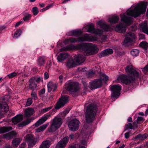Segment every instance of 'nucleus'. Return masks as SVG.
Returning <instances> with one entry per match:
<instances>
[{
	"label": "nucleus",
	"mask_w": 148,
	"mask_h": 148,
	"mask_svg": "<svg viewBox=\"0 0 148 148\" xmlns=\"http://www.w3.org/2000/svg\"><path fill=\"white\" fill-rule=\"evenodd\" d=\"M32 12L34 15H36L39 12L38 8L36 7H34L32 9Z\"/></svg>",
	"instance_id": "46"
},
{
	"label": "nucleus",
	"mask_w": 148,
	"mask_h": 148,
	"mask_svg": "<svg viewBox=\"0 0 148 148\" xmlns=\"http://www.w3.org/2000/svg\"><path fill=\"white\" fill-rule=\"evenodd\" d=\"M125 71L127 73H129L133 77L130 75H122L119 76L117 78L119 81H121L125 84H130L131 83L134 82L136 78L138 77L139 73L134 69L131 66H127L125 68Z\"/></svg>",
	"instance_id": "2"
},
{
	"label": "nucleus",
	"mask_w": 148,
	"mask_h": 148,
	"mask_svg": "<svg viewBox=\"0 0 148 148\" xmlns=\"http://www.w3.org/2000/svg\"><path fill=\"white\" fill-rule=\"evenodd\" d=\"M94 74V73L92 71L88 72L87 74V77H90L92 76Z\"/></svg>",
	"instance_id": "50"
},
{
	"label": "nucleus",
	"mask_w": 148,
	"mask_h": 148,
	"mask_svg": "<svg viewBox=\"0 0 148 148\" xmlns=\"http://www.w3.org/2000/svg\"><path fill=\"white\" fill-rule=\"evenodd\" d=\"M69 140L68 137H64L57 144L55 148H64L68 142Z\"/></svg>",
	"instance_id": "16"
},
{
	"label": "nucleus",
	"mask_w": 148,
	"mask_h": 148,
	"mask_svg": "<svg viewBox=\"0 0 148 148\" xmlns=\"http://www.w3.org/2000/svg\"><path fill=\"white\" fill-rule=\"evenodd\" d=\"M68 56V54L66 53L63 52L60 53L58 56V62H61L66 59Z\"/></svg>",
	"instance_id": "24"
},
{
	"label": "nucleus",
	"mask_w": 148,
	"mask_h": 148,
	"mask_svg": "<svg viewBox=\"0 0 148 148\" xmlns=\"http://www.w3.org/2000/svg\"><path fill=\"white\" fill-rule=\"evenodd\" d=\"M52 108V106H50L44 108L41 110L40 112L42 114H43L50 110Z\"/></svg>",
	"instance_id": "45"
},
{
	"label": "nucleus",
	"mask_w": 148,
	"mask_h": 148,
	"mask_svg": "<svg viewBox=\"0 0 148 148\" xmlns=\"http://www.w3.org/2000/svg\"><path fill=\"white\" fill-rule=\"evenodd\" d=\"M79 121L76 119H72L69 122V130L73 132L76 131L79 129Z\"/></svg>",
	"instance_id": "9"
},
{
	"label": "nucleus",
	"mask_w": 148,
	"mask_h": 148,
	"mask_svg": "<svg viewBox=\"0 0 148 148\" xmlns=\"http://www.w3.org/2000/svg\"><path fill=\"white\" fill-rule=\"evenodd\" d=\"M12 130V127H0V134L8 132Z\"/></svg>",
	"instance_id": "36"
},
{
	"label": "nucleus",
	"mask_w": 148,
	"mask_h": 148,
	"mask_svg": "<svg viewBox=\"0 0 148 148\" xmlns=\"http://www.w3.org/2000/svg\"><path fill=\"white\" fill-rule=\"evenodd\" d=\"M137 120L138 121H144V119L143 117L141 116H138L137 117Z\"/></svg>",
	"instance_id": "56"
},
{
	"label": "nucleus",
	"mask_w": 148,
	"mask_h": 148,
	"mask_svg": "<svg viewBox=\"0 0 148 148\" xmlns=\"http://www.w3.org/2000/svg\"><path fill=\"white\" fill-rule=\"evenodd\" d=\"M147 5V3H143L139 4L134 9L127 11L126 14L127 16L124 15L121 18V22H124L125 24L121 22L117 25L115 28V31L119 33L125 32L128 25L132 23V18L130 16L136 18L141 14L144 13L146 11Z\"/></svg>",
	"instance_id": "1"
},
{
	"label": "nucleus",
	"mask_w": 148,
	"mask_h": 148,
	"mask_svg": "<svg viewBox=\"0 0 148 148\" xmlns=\"http://www.w3.org/2000/svg\"><path fill=\"white\" fill-rule=\"evenodd\" d=\"M33 120L34 118L32 117L29 119H27L25 121L21 122L18 124V127H22L29 123L31 122V121Z\"/></svg>",
	"instance_id": "30"
},
{
	"label": "nucleus",
	"mask_w": 148,
	"mask_h": 148,
	"mask_svg": "<svg viewBox=\"0 0 148 148\" xmlns=\"http://www.w3.org/2000/svg\"><path fill=\"white\" fill-rule=\"evenodd\" d=\"M129 133L128 132H127L125 134V137L126 138H127L129 137Z\"/></svg>",
	"instance_id": "59"
},
{
	"label": "nucleus",
	"mask_w": 148,
	"mask_h": 148,
	"mask_svg": "<svg viewBox=\"0 0 148 148\" xmlns=\"http://www.w3.org/2000/svg\"><path fill=\"white\" fill-rule=\"evenodd\" d=\"M52 5V4H50L47 6L45 8V9L46 10H47L49 9L50 8H51V7Z\"/></svg>",
	"instance_id": "61"
},
{
	"label": "nucleus",
	"mask_w": 148,
	"mask_h": 148,
	"mask_svg": "<svg viewBox=\"0 0 148 148\" xmlns=\"http://www.w3.org/2000/svg\"><path fill=\"white\" fill-rule=\"evenodd\" d=\"M119 17L116 15H114L108 18V21L111 24H113L118 22Z\"/></svg>",
	"instance_id": "27"
},
{
	"label": "nucleus",
	"mask_w": 148,
	"mask_h": 148,
	"mask_svg": "<svg viewBox=\"0 0 148 148\" xmlns=\"http://www.w3.org/2000/svg\"><path fill=\"white\" fill-rule=\"evenodd\" d=\"M50 145V141L49 140H46L42 142L40 148H49Z\"/></svg>",
	"instance_id": "31"
},
{
	"label": "nucleus",
	"mask_w": 148,
	"mask_h": 148,
	"mask_svg": "<svg viewBox=\"0 0 148 148\" xmlns=\"http://www.w3.org/2000/svg\"><path fill=\"white\" fill-rule=\"evenodd\" d=\"M148 135L145 134L143 135L139 134L137 136V138L140 140H143L148 137Z\"/></svg>",
	"instance_id": "40"
},
{
	"label": "nucleus",
	"mask_w": 148,
	"mask_h": 148,
	"mask_svg": "<svg viewBox=\"0 0 148 148\" xmlns=\"http://www.w3.org/2000/svg\"><path fill=\"white\" fill-rule=\"evenodd\" d=\"M103 78H101L99 79L101 80V82H102V81L103 80H105L106 81H107L108 79V77L105 74L103 75Z\"/></svg>",
	"instance_id": "49"
},
{
	"label": "nucleus",
	"mask_w": 148,
	"mask_h": 148,
	"mask_svg": "<svg viewBox=\"0 0 148 148\" xmlns=\"http://www.w3.org/2000/svg\"><path fill=\"white\" fill-rule=\"evenodd\" d=\"M143 71L144 73H145L146 71L148 72V65H147L143 68H141Z\"/></svg>",
	"instance_id": "51"
},
{
	"label": "nucleus",
	"mask_w": 148,
	"mask_h": 148,
	"mask_svg": "<svg viewBox=\"0 0 148 148\" xmlns=\"http://www.w3.org/2000/svg\"><path fill=\"white\" fill-rule=\"evenodd\" d=\"M49 77V75L48 74L47 72H45L44 73V79H47Z\"/></svg>",
	"instance_id": "55"
},
{
	"label": "nucleus",
	"mask_w": 148,
	"mask_h": 148,
	"mask_svg": "<svg viewBox=\"0 0 148 148\" xmlns=\"http://www.w3.org/2000/svg\"><path fill=\"white\" fill-rule=\"evenodd\" d=\"M9 108L7 103L5 102H0V119L3 117V115L2 112L5 113H7L8 111Z\"/></svg>",
	"instance_id": "13"
},
{
	"label": "nucleus",
	"mask_w": 148,
	"mask_h": 148,
	"mask_svg": "<svg viewBox=\"0 0 148 148\" xmlns=\"http://www.w3.org/2000/svg\"><path fill=\"white\" fill-rule=\"evenodd\" d=\"M17 75V72L14 71L10 74H8L7 75L9 78H12L15 77Z\"/></svg>",
	"instance_id": "43"
},
{
	"label": "nucleus",
	"mask_w": 148,
	"mask_h": 148,
	"mask_svg": "<svg viewBox=\"0 0 148 148\" xmlns=\"http://www.w3.org/2000/svg\"><path fill=\"white\" fill-rule=\"evenodd\" d=\"M36 61L38 65L40 66L43 65L45 63V60L43 56L39 57Z\"/></svg>",
	"instance_id": "33"
},
{
	"label": "nucleus",
	"mask_w": 148,
	"mask_h": 148,
	"mask_svg": "<svg viewBox=\"0 0 148 148\" xmlns=\"http://www.w3.org/2000/svg\"><path fill=\"white\" fill-rule=\"evenodd\" d=\"M49 124V123H47L43 125L42 126L36 129L35 130L36 132H40L43 131L47 128Z\"/></svg>",
	"instance_id": "35"
},
{
	"label": "nucleus",
	"mask_w": 148,
	"mask_h": 148,
	"mask_svg": "<svg viewBox=\"0 0 148 148\" xmlns=\"http://www.w3.org/2000/svg\"><path fill=\"white\" fill-rule=\"evenodd\" d=\"M55 111V109H53L49 112L48 114H45L35 123L34 125L36 127H38L44 123L50 117L51 115L52 114V112H54Z\"/></svg>",
	"instance_id": "11"
},
{
	"label": "nucleus",
	"mask_w": 148,
	"mask_h": 148,
	"mask_svg": "<svg viewBox=\"0 0 148 148\" xmlns=\"http://www.w3.org/2000/svg\"><path fill=\"white\" fill-rule=\"evenodd\" d=\"M31 17V15L28 14L23 17V19L25 21H27L30 19Z\"/></svg>",
	"instance_id": "44"
},
{
	"label": "nucleus",
	"mask_w": 148,
	"mask_h": 148,
	"mask_svg": "<svg viewBox=\"0 0 148 148\" xmlns=\"http://www.w3.org/2000/svg\"><path fill=\"white\" fill-rule=\"evenodd\" d=\"M113 53V50L110 48H108L102 51L101 53L99 54V58H102Z\"/></svg>",
	"instance_id": "20"
},
{
	"label": "nucleus",
	"mask_w": 148,
	"mask_h": 148,
	"mask_svg": "<svg viewBox=\"0 0 148 148\" xmlns=\"http://www.w3.org/2000/svg\"><path fill=\"white\" fill-rule=\"evenodd\" d=\"M101 39L103 41H105L106 40L107 36L106 35H103L101 37Z\"/></svg>",
	"instance_id": "54"
},
{
	"label": "nucleus",
	"mask_w": 148,
	"mask_h": 148,
	"mask_svg": "<svg viewBox=\"0 0 148 148\" xmlns=\"http://www.w3.org/2000/svg\"><path fill=\"white\" fill-rule=\"evenodd\" d=\"M69 39L70 42L74 43L77 42H81L83 41H94L97 40V38L96 37L90 35L86 34L83 36L76 38H70Z\"/></svg>",
	"instance_id": "5"
},
{
	"label": "nucleus",
	"mask_w": 148,
	"mask_h": 148,
	"mask_svg": "<svg viewBox=\"0 0 148 148\" xmlns=\"http://www.w3.org/2000/svg\"><path fill=\"white\" fill-rule=\"evenodd\" d=\"M135 38V36L134 33L130 32L127 34L125 36V38L124 40L125 43L131 42L134 41Z\"/></svg>",
	"instance_id": "17"
},
{
	"label": "nucleus",
	"mask_w": 148,
	"mask_h": 148,
	"mask_svg": "<svg viewBox=\"0 0 148 148\" xmlns=\"http://www.w3.org/2000/svg\"><path fill=\"white\" fill-rule=\"evenodd\" d=\"M67 65L68 67L70 68L72 67L76 66L77 64L75 61L72 59L69 60L67 63Z\"/></svg>",
	"instance_id": "32"
},
{
	"label": "nucleus",
	"mask_w": 148,
	"mask_h": 148,
	"mask_svg": "<svg viewBox=\"0 0 148 148\" xmlns=\"http://www.w3.org/2000/svg\"><path fill=\"white\" fill-rule=\"evenodd\" d=\"M74 45H72L64 47L60 49V51H70L74 50Z\"/></svg>",
	"instance_id": "29"
},
{
	"label": "nucleus",
	"mask_w": 148,
	"mask_h": 148,
	"mask_svg": "<svg viewBox=\"0 0 148 148\" xmlns=\"http://www.w3.org/2000/svg\"><path fill=\"white\" fill-rule=\"evenodd\" d=\"M67 87V90L71 92H75L78 90V88L76 83L73 82H68Z\"/></svg>",
	"instance_id": "15"
},
{
	"label": "nucleus",
	"mask_w": 148,
	"mask_h": 148,
	"mask_svg": "<svg viewBox=\"0 0 148 148\" xmlns=\"http://www.w3.org/2000/svg\"><path fill=\"white\" fill-rule=\"evenodd\" d=\"M85 56L84 55L78 54L74 56L75 60L77 65L83 62L85 60Z\"/></svg>",
	"instance_id": "18"
},
{
	"label": "nucleus",
	"mask_w": 148,
	"mask_h": 148,
	"mask_svg": "<svg viewBox=\"0 0 148 148\" xmlns=\"http://www.w3.org/2000/svg\"><path fill=\"white\" fill-rule=\"evenodd\" d=\"M139 51L136 49H133L130 51L131 55L134 57H136L138 55Z\"/></svg>",
	"instance_id": "38"
},
{
	"label": "nucleus",
	"mask_w": 148,
	"mask_h": 148,
	"mask_svg": "<svg viewBox=\"0 0 148 148\" xmlns=\"http://www.w3.org/2000/svg\"><path fill=\"white\" fill-rule=\"evenodd\" d=\"M70 43V42L69 40V39H65L64 41V43L65 44H68Z\"/></svg>",
	"instance_id": "58"
},
{
	"label": "nucleus",
	"mask_w": 148,
	"mask_h": 148,
	"mask_svg": "<svg viewBox=\"0 0 148 148\" xmlns=\"http://www.w3.org/2000/svg\"><path fill=\"white\" fill-rule=\"evenodd\" d=\"M86 32L100 35L102 34L103 31L98 29H95L94 25L91 23L85 26L84 28Z\"/></svg>",
	"instance_id": "7"
},
{
	"label": "nucleus",
	"mask_w": 148,
	"mask_h": 148,
	"mask_svg": "<svg viewBox=\"0 0 148 148\" xmlns=\"http://www.w3.org/2000/svg\"><path fill=\"white\" fill-rule=\"evenodd\" d=\"M82 33V31L80 30H75L71 31L69 32L67 34L68 36H73L77 37L80 36Z\"/></svg>",
	"instance_id": "23"
},
{
	"label": "nucleus",
	"mask_w": 148,
	"mask_h": 148,
	"mask_svg": "<svg viewBox=\"0 0 148 148\" xmlns=\"http://www.w3.org/2000/svg\"><path fill=\"white\" fill-rule=\"evenodd\" d=\"M24 138L26 141L28 143L29 147H32L36 143V139L34 138L33 135L31 134L27 135Z\"/></svg>",
	"instance_id": "12"
},
{
	"label": "nucleus",
	"mask_w": 148,
	"mask_h": 148,
	"mask_svg": "<svg viewBox=\"0 0 148 148\" xmlns=\"http://www.w3.org/2000/svg\"><path fill=\"white\" fill-rule=\"evenodd\" d=\"M29 87L32 90H35L37 87L36 84L35 82V80L34 78H31L29 80Z\"/></svg>",
	"instance_id": "22"
},
{
	"label": "nucleus",
	"mask_w": 148,
	"mask_h": 148,
	"mask_svg": "<svg viewBox=\"0 0 148 148\" xmlns=\"http://www.w3.org/2000/svg\"><path fill=\"white\" fill-rule=\"evenodd\" d=\"M16 135V132L14 131H12L11 132L4 134L3 136V138L5 139H10L12 138L14 136Z\"/></svg>",
	"instance_id": "25"
},
{
	"label": "nucleus",
	"mask_w": 148,
	"mask_h": 148,
	"mask_svg": "<svg viewBox=\"0 0 148 148\" xmlns=\"http://www.w3.org/2000/svg\"><path fill=\"white\" fill-rule=\"evenodd\" d=\"M68 101V96L66 95L62 96L57 102L55 108L58 109L64 106Z\"/></svg>",
	"instance_id": "10"
},
{
	"label": "nucleus",
	"mask_w": 148,
	"mask_h": 148,
	"mask_svg": "<svg viewBox=\"0 0 148 148\" xmlns=\"http://www.w3.org/2000/svg\"><path fill=\"white\" fill-rule=\"evenodd\" d=\"M127 121L130 122H132V119L131 117H129L127 119Z\"/></svg>",
	"instance_id": "62"
},
{
	"label": "nucleus",
	"mask_w": 148,
	"mask_h": 148,
	"mask_svg": "<svg viewBox=\"0 0 148 148\" xmlns=\"http://www.w3.org/2000/svg\"><path fill=\"white\" fill-rule=\"evenodd\" d=\"M97 24L100 27L105 31H108L110 29V26L107 25L103 21L101 20L98 21L97 23Z\"/></svg>",
	"instance_id": "19"
},
{
	"label": "nucleus",
	"mask_w": 148,
	"mask_h": 148,
	"mask_svg": "<svg viewBox=\"0 0 148 148\" xmlns=\"http://www.w3.org/2000/svg\"><path fill=\"white\" fill-rule=\"evenodd\" d=\"M3 148H13L10 145H6Z\"/></svg>",
	"instance_id": "60"
},
{
	"label": "nucleus",
	"mask_w": 148,
	"mask_h": 148,
	"mask_svg": "<svg viewBox=\"0 0 148 148\" xmlns=\"http://www.w3.org/2000/svg\"><path fill=\"white\" fill-rule=\"evenodd\" d=\"M41 78L40 77H38L35 80L36 82H39L41 80Z\"/></svg>",
	"instance_id": "64"
},
{
	"label": "nucleus",
	"mask_w": 148,
	"mask_h": 148,
	"mask_svg": "<svg viewBox=\"0 0 148 148\" xmlns=\"http://www.w3.org/2000/svg\"><path fill=\"white\" fill-rule=\"evenodd\" d=\"M22 140V139L21 138H16L13 140L12 143L13 146H17L20 144Z\"/></svg>",
	"instance_id": "37"
},
{
	"label": "nucleus",
	"mask_w": 148,
	"mask_h": 148,
	"mask_svg": "<svg viewBox=\"0 0 148 148\" xmlns=\"http://www.w3.org/2000/svg\"><path fill=\"white\" fill-rule=\"evenodd\" d=\"M102 84L101 79H95L91 82H89L90 89L92 90L100 87Z\"/></svg>",
	"instance_id": "14"
},
{
	"label": "nucleus",
	"mask_w": 148,
	"mask_h": 148,
	"mask_svg": "<svg viewBox=\"0 0 148 148\" xmlns=\"http://www.w3.org/2000/svg\"><path fill=\"white\" fill-rule=\"evenodd\" d=\"M32 99L30 98L28 99L26 103V106H29L31 105L32 103Z\"/></svg>",
	"instance_id": "47"
},
{
	"label": "nucleus",
	"mask_w": 148,
	"mask_h": 148,
	"mask_svg": "<svg viewBox=\"0 0 148 148\" xmlns=\"http://www.w3.org/2000/svg\"><path fill=\"white\" fill-rule=\"evenodd\" d=\"M23 119V118L21 115H18L12 118V121L14 124H16L21 121Z\"/></svg>",
	"instance_id": "26"
},
{
	"label": "nucleus",
	"mask_w": 148,
	"mask_h": 148,
	"mask_svg": "<svg viewBox=\"0 0 148 148\" xmlns=\"http://www.w3.org/2000/svg\"><path fill=\"white\" fill-rule=\"evenodd\" d=\"M140 47L146 50L148 48V43L146 41H143L141 42L139 44Z\"/></svg>",
	"instance_id": "39"
},
{
	"label": "nucleus",
	"mask_w": 148,
	"mask_h": 148,
	"mask_svg": "<svg viewBox=\"0 0 148 148\" xmlns=\"http://www.w3.org/2000/svg\"><path fill=\"white\" fill-rule=\"evenodd\" d=\"M31 99L34 100H36L37 99L38 97L37 93L35 91H32L31 94Z\"/></svg>",
	"instance_id": "42"
},
{
	"label": "nucleus",
	"mask_w": 148,
	"mask_h": 148,
	"mask_svg": "<svg viewBox=\"0 0 148 148\" xmlns=\"http://www.w3.org/2000/svg\"><path fill=\"white\" fill-rule=\"evenodd\" d=\"M47 86L48 91L49 92L52 91L53 92L55 91L57 87L56 83L52 82H50L48 83L47 85Z\"/></svg>",
	"instance_id": "21"
},
{
	"label": "nucleus",
	"mask_w": 148,
	"mask_h": 148,
	"mask_svg": "<svg viewBox=\"0 0 148 148\" xmlns=\"http://www.w3.org/2000/svg\"><path fill=\"white\" fill-rule=\"evenodd\" d=\"M110 88L112 91L111 97L117 98L120 95L121 86L119 84H117L112 86Z\"/></svg>",
	"instance_id": "8"
},
{
	"label": "nucleus",
	"mask_w": 148,
	"mask_h": 148,
	"mask_svg": "<svg viewBox=\"0 0 148 148\" xmlns=\"http://www.w3.org/2000/svg\"><path fill=\"white\" fill-rule=\"evenodd\" d=\"M140 30L145 33L148 30V25L145 23H142L140 25Z\"/></svg>",
	"instance_id": "34"
},
{
	"label": "nucleus",
	"mask_w": 148,
	"mask_h": 148,
	"mask_svg": "<svg viewBox=\"0 0 148 148\" xmlns=\"http://www.w3.org/2000/svg\"><path fill=\"white\" fill-rule=\"evenodd\" d=\"M125 130L127 129H133V126L131 123H129L128 124H126L125 125Z\"/></svg>",
	"instance_id": "48"
},
{
	"label": "nucleus",
	"mask_w": 148,
	"mask_h": 148,
	"mask_svg": "<svg viewBox=\"0 0 148 148\" xmlns=\"http://www.w3.org/2000/svg\"><path fill=\"white\" fill-rule=\"evenodd\" d=\"M62 124L61 118L55 117L53 119L50 126L48 128V131L50 132H54L60 127Z\"/></svg>",
	"instance_id": "6"
},
{
	"label": "nucleus",
	"mask_w": 148,
	"mask_h": 148,
	"mask_svg": "<svg viewBox=\"0 0 148 148\" xmlns=\"http://www.w3.org/2000/svg\"><path fill=\"white\" fill-rule=\"evenodd\" d=\"M45 92V89L44 88L42 89L39 92V95L43 94Z\"/></svg>",
	"instance_id": "53"
},
{
	"label": "nucleus",
	"mask_w": 148,
	"mask_h": 148,
	"mask_svg": "<svg viewBox=\"0 0 148 148\" xmlns=\"http://www.w3.org/2000/svg\"><path fill=\"white\" fill-rule=\"evenodd\" d=\"M97 111V106L96 105L93 103L88 105L85 113L86 119L87 123H91L95 119V117Z\"/></svg>",
	"instance_id": "4"
},
{
	"label": "nucleus",
	"mask_w": 148,
	"mask_h": 148,
	"mask_svg": "<svg viewBox=\"0 0 148 148\" xmlns=\"http://www.w3.org/2000/svg\"><path fill=\"white\" fill-rule=\"evenodd\" d=\"M74 50L81 52L84 51L87 56L95 53L98 51L97 46L91 43H79L74 45Z\"/></svg>",
	"instance_id": "3"
},
{
	"label": "nucleus",
	"mask_w": 148,
	"mask_h": 148,
	"mask_svg": "<svg viewBox=\"0 0 148 148\" xmlns=\"http://www.w3.org/2000/svg\"><path fill=\"white\" fill-rule=\"evenodd\" d=\"M139 40H144L145 39V36L144 34H140L139 35Z\"/></svg>",
	"instance_id": "52"
},
{
	"label": "nucleus",
	"mask_w": 148,
	"mask_h": 148,
	"mask_svg": "<svg viewBox=\"0 0 148 148\" xmlns=\"http://www.w3.org/2000/svg\"><path fill=\"white\" fill-rule=\"evenodd\" d=\"M34 112V109L33 108H28L25 111V116L27 117H29L33 114Z\"/></svg>",
	"instance_id": "28"
},
{
	"label": "nucleus",
	"mask_w": 148,
	"mask_h": 148,
	"mask_svg": "<svg viewBox=\"0 0 148 148\" xmlns=\"http://www.w3.org/2000/svg\"><path fill=\"white\" fill-rule=\"evenodd\" d=\"M78 146V145H75V146L72 145L70 147V148H76V147H77Z\"/></svg>",
	"instance_id": "63"
},
{
	"label": "nucleus",
	"mask_w": 148,
	"mask_h": 148,
	"mask_svg": "<svg viewBox=\"0 0 148 148\" xmlns=\"http://www.w3.org/2000/svg\"><path fill=\"white\" fill-rule=\"evenodd\" d=\"M23 23V22L22 21H19L16 23L15 25V27H17L19 25L21 24H22Z\"/></svg>",
	"instance_id": "57"
},
{
	"label": "nucleus",
	"mask_w": 148,
	"mask_h": 148,
	"mask_svg": "<svg viewBox=\"0 0 148 148\" xmlns=\"http://www.w3.org/2000/svg\"><path fill=\"white\" fill-rule=\"evenodd\" d=\"M22 31L20 29L16 30L14 33V38H17L19 37L21 34Z\"/></svg>",
	"instance_id": "41"
}]
</instances>
